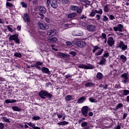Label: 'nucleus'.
I'll return each mask as SVG.
<instances>
[{
	"label": "nucleus",
	"instance_id": "69168bd1",
	"mask_svg": "<svg viewBox=\"0 0 129 129\" xmlns=\"http://www.w3.org/2000/svg\"><path fill=\"white\" fill-rule=\"evenodd\" d=\"M66 44L67 46H71V45H72V43H71L70 41H67Z\"/></svg>",
	"mask_w": 129,
	"mask_h": 129
},
{
	"label": "nucleus",
	"instance_id": "864d4df0",
	"mask_svg": "<svg viewBox=\"0 0 129 129\" xmlns=\"http://www.w3.org/2000/svg\"><path fill=\"white\" fill-rule=\"evenodd\" d=\"M3 120H4V121H5L6 122H10V120H9V119H8L7 117H4L3 118Z\"/></svg>",
	"mask_w": 129,
	"mask_h": 129
},
{
	"label": "nucleus",
	"instance_id": "3c124183",
	"mask_svg": "<svg viewBox=\"0 0 129 129\" xmlns=\"http://www.w3.org/2000/svg\"><path fill=\"white\" fill-rule=\"evenodd\" d=\"M61 3L63 5H66L67 4H68V3H69V0H62Z\"/></svg>",
	"mask_w": 129,
	"mask_h": 129
},
{
	"label": "nucleus",
	"instance_id": "1a4fd4ad",
	"mask_svg": "<svg viewBox=\"0 0 129 129\" xmlns=\"http://www.w3.org/2000/svg\"><path fill=\"white\" fill-rule=\"evenodd\" d=\"M115 41L113 37H109L107 40V44L110 47H113Z\"/></svg>",
	"mask_w": 129,
	"mask_h": 129
},
{
	"label": "nucleus",
	"instance_id": "8fccbe9b",
	"mask_svg": "<svg viewBox=\"0 0 129 129\" xmlns=\"http://www.w3.org/2000/svg\"><path fill=\"white\" fill-rule=\"evenodd\" d=\"M69 54H70V55H72V56L74 57V56H76L77 53L75 51H71L69 52Z\"/></svg>",
	"mask_w": 129,
	"mask_h": 129
},
{
	"label": "nucleus",
	"instance_id": "c85d7f7f",
	"mask_svg": "<svg viewBox=\"0 0 129 129\" xmlns=\"http://www.w3.org/2000/svg\"><path fill=\"white\" fill-rule=\"evenodd\" d=\"M94 67L91 64H88V65L86 66V69H93Z\"/></svg>",
	"mask_w": 129,
	"mask_h": 129
},
{
	"label": "nucleus",
	"instance_id": "72a5a7b5",
	"mask_svg": "<svg viewBox=\"0 0 129 129\" xmlns=\"http://www.w3.org/2000/svg\"><path fill=\"white\" fill-rule=\"evenodd\" d=\"M32 119L33 120H39V119H41V117L39 116H34L32 117Z\"/></svg>",
	"mask_w": 129,
	"mask_h": 129
},
{
	"label": "nucleus",
	"instance_id": "ddd939ff",
	"mask_svg": "<svg viewBox=\"0 0 129 129\" xmlns=\"http://www.w3.org/2000/svg\"><path fill=\"white\" fill-rule=\"evenodd\" d=\"M57 31L55 29H52L49 30L47 32V35L49 36L50 37H53L56 35Z\"/></svg>",
	"mask_w": 129,
	"mask_h": 129
},
{
	"label": "nucleus",
	"instance_id": "c9c22d12",
	"mask_svg": "<svg viewBox=\"0 0 129 129\" xmlns=\"http://www.w3.org/2000/svg\"><path fill=\"white\" fill-rule=\"evenodd\" d=\"M81 3H83L84 4H86V5H89L90 4V2L88 1V0H80Z\"/></svg>",
	"mask_w": 129,
	"mask_h": 129
},
{
	"label": "nucleus",
	"instance_id": "2f4dec72",
	"mask_svg": "<svg viewBox=\"0 0 129 129\" xmlns=\"http://www.w3.org/2000/svg\"><path fill=\"white\" fill-rule=\"evenodd\" d=\"M14 56L15 57H18V58H21L22 57V54L20 52H15L14 53Z\"/></svg>",
	"mask_w": 129,
	"mask_h": 129
},
{
	"label": "nucleus",
	"instance_id": "a211bd4d",
	"mask_svg": "<svg viewBox=\"0 0 129 129\" xmlns=\"http://www.w3.org/2000/svg\"><path fill=\"white\" fill-rule=\"evenodd\" d=\"M77 16V13H73L68 15V19H72L73 18H75Z\"/></svg>",
	"mask_w": 129,
	"mask_h": 129
},
{
	"label": "nucleus",
	"instance_id": "7ed1b4c3",
	"mask_svg": "<svg viewBox=\"0 0 129 129\" xmlns=\"http://www.w3.org/2000/svg\"><path fill=\"white\" fill-rule=\"evenodd\" d=\"M73 44L76 45V46L80 47V48H83L86 46V44L84 41H78L77 40H74L73 41Z\"/></svg>",
	"mask_w": 129,
	"mask_h": 129
},
{
	"label": "nucleus",
	"instance_id": "aec40b11",
	"mask_svg": "<svg viewBox=\"0 0 129 129\" xmlns=\"http://www.w3.org/2000/svg\"><path fill=\"white\" fill-rule=\"evenodd\" d=\"M120 60L122 61V62H126V56H125L124 55H121L120 56Z\"/></svg>",
	"mask_w": 129,
	"mask_h": 129
},
{
	"label": "nucleus",
	"instance_id": "338daca9",
	"mask_svg": "<svg viewBox=\"0 0 129 129\" xmlns=\"http://www.w3.org/2000/svg\"><path fill=\"white\" fill-rule=\"evenodd\" d=\"M33 4H34V5H38V0H34Z\"/></svg>",
	"mask_w": 129,
	"mask_h": 129
},
{
	"label": "nucleus",
	"instance_id": "7c9ffc66",
	"mask_svg": "<svg viewBox=\"0 0 129 129\" xmlns=\"http://www.w3.org/2000/svg\"><path fill=\"white\" fill-rule=\"evenodd\" d=\"M103 52V49H101V50H99L97 53L95 54V56H99L102 54Z\"/></svg>",
	"mask_w": 129,
	"mask_h": 129
},
{
	"label": "nucleus",
	"instance_id": "5701e85b",
	"mask_svg": "<svg viewBox=\"0 0 129 129\" xmlns=\"http://www.w3.org/2000/svg\"><path fill=\"white\" fill-rule=\"evenodd\" d=\"M122 106H123V104H122V103H119L116 106L115 108L114 109V110H117L119 109V108H121Z\"/></svg>",
	"mask_w": 129,
	"mask_h": 129
},
{
	"label": "nucleus",
	"instance_id": "603ef678",
	"mask_svg": "<svg viewBox=\"0 0 129 129\" xmlns=\"http://www.w3.org/2000/svg\"><path fill=\"white\" fill-rule=\"evenodd\" d=\"M50 21L51 19L49 17L45 18V22H46V23H50Z\"/></svg>",
	"mask_w": 129,
	"mask_h": 129
},
{
	"label": "nucleus",
	"instance_id": "c03bdc74",
	"mask_svg": "<svg viewBox=\"0 0 129 129\" xmlns=\"http://www.w3.org/2000/svg\"><path fill=\"white\" fill-rule=\"evenodd\" d=\"M39 17H38L40 18V19H41V20H43V19H44V18L45 17V16H44V14H43L41 13H39Z\"/></svg>",
	"mask_w": 129,
	"mask_h": 129
},
{
	"label": "nucleus",
	"instance_id": "58836bf2",
	"mask_svg": "<svg viewBox=\"0 0 129 129\" xmlns=\"http://www.w3.org/2000/svg\"><path fill=\"white\" fill-rule=\"evenodd\" d=\"M99 49V46L98 45H96L94 47V49H93V53H95V51H97Z\"/></svg>",
	"mask_w": 129,
	"mask_h": 129
},
{
	"label": "nucleus",
	"instance_id": "13d9d810",
	"mask_svg": "<svg viewBox=\"0 0 129 129\" xmlns=\"http://www.w3.org/2000/svg\"><path fill=\"white\" fill-rule=\"evenodd\" d=\"M76 36H78V37H81V36H83V32H81L79 34H77V35H76Z\"/></svg>",
	"mask_w": 129,
	"mask_h": 129
},
{
	"label": "nucleus",
	"instance_id": "49530a36",
	"mask_svg": "<svg viewBox=\"0 0 129 129\" xmlns=\"http://www.w3.org/2000/svg\"><path fill=\"white\" fill-rule=\"evenodd\" d=\"M96 21H100V18H101V16L99 14H97L96 15Z\"/></svg>",
	"mask_w": 129,
	"mask_h": 129
},
{
	"label": "nucleus",
	"instance_id": "680f3d73",
	"mask_svg": "<svg viewBox=\"0 0 129 129\" xmlns=\"http://www.w3.org/2000/svg\"><path fill=\"white\" fill-rule=\"evenodd\" d=\"M102 38H103L104 39H106V34L105 33H102Z\"/></svg>",
	"mask_w": 129,
	"mask_h": 129
},
{
	"label": "nucleus",
	"instance_id": "473e14b6",
	"mask_svg": "<svg viewBox=\"0 0 129 129\" xmlns=\"http://www.w3.org/2000/svg\"><path fill=\"white\" fill-rule=\"evenodd\" d=\"M95 12L96 14H99V15H102V13H103V11H102V9H100L99 11L95 10Z\"/></svg>",
	"mask_w": 129,
	"mask_h": 129
},
{
	"label": "nucleus",
	"instance_id": "bb28decb",
	"mask_svg": "<svg viewBox=\"0 0 129 129\" xmlns=\"http://www.w3.org/2000/svg\"><path fill=\"white\" fill-rule=\"evenodd\" d=\"M78 6L72 5L70 6V9L72 11H77L78 10Z\"/></svg>",
	"mask_w": 129,
	"mask_h": 129
},
{
	"label": "nucleus",
	"instance_id": "9b49d317",
	"mask_svg": "<svg viewBox=\"0 0 129 129\" xmlns=\"http://www.w3.org/2000/svg\"><path fill=\"white\" fill-rule=\"evenodd\" d=\"M23 19L25 23H30V22H31V19L30 18V16L27 13H25L23 15Z\"/></svg>",
	"mask_w": 129,
	"mask_h": 129
},
{
	"label": "nucleus",
	"instance_id": "f3484780",
	"mask_svg": "<svg viewBox=\"0 0 129 129\" xmlns=\"http://www.w3.org/2000/svg\"><path fill=\"white\" fill-rule=\"evenodd\" d=\"M41 70L43 72V73H45V74H49L50 73V71H49V69L43 67L41 69Z\"/></svg>",
	"mask_w": 129,
	"mask_h": 129
},
{
	"label": "nucleus",
	"instance_id": "423d86ee",
	"mask_svg": "<svg viewBox=\"0 0 129 129\" xmlns=\"http://www.w3.org/2000/svg\"><path fill=\"white\" fill-rule=\"evenodd\" d=\"M10 41H15L17 44H20V39L18 38L17 34L11 35L9 37Z\"/></svg>",
	"mask_w": 129,
	"mask_h": 129
},
{
	"label": "nucleus",
	"instance_id": "0e129e2a",
	"mask_svg": "<svg viewBox=\"0 0 129 129\" xmlns=\"http://www.w3.org/2000/svg\"><path fill=\"white\" fill-rule=\"evenodd\" d=\"M84 120H85V118H82V119H80L78 121V122H79V123H81V122H82V121H84Z\"/></svg>",
	"mask_w": 129,
	"mask_h": 129
},
{
	"label": "nucleus",
	"instance_id": "cd10ccee",
	"mask_svg": "<svg viewBox=\"0 0 129 129\" xmlns=\"http://www.w3.org/2000/svg\"><path fill=\"white\" fill-rule=\"evenodd\" d=\"M57 38L56 37H53L51 39H48V41L50 43H54V42H57Z\"/></svg>",
	"mask_w": 129,
	"mask_h": 129
},
{
	"label": "nucleus",
	"instance_id": "052dcab7",
	"mask_svg": "<svg viewBox=\"0 0 129 129\" xmlns=\"http://www.w3.org/2000/svg\"><path fill=\"white\" fill-rule=\"evenodd\" d=\"M56 115L57 116L58 118H61V117H62L63 116V114H59V113H56Z\"/></svg>",
	"mask_w": 129,
	"mask_h": 129
},
{
	"label": "nucleus",
	"instance_id": "20e7f679",
	"mask_svg": "<svg viewBox=\"0 0 129 129\" xmlns=\"http://www.w3.org/2000/svg\"><path fill=\"white\" fill-rule=\"evenodd\" d=\"M38 27L40 30H47L49 29V26L46 23H43L42 22H38Z\"/></svg>",
	"mask_w": 129,
	"mask_h": 129
},
{
	"label": "nucleus",
	"instance_id": "4d7b16f0",
	"mask_svg": "<svg viewBox=\"0 0 129 129\" xmlns=\"http://www.w3.org/2000/svg\"><path fill=\"white\" fill-rule=\"evenodd\" d=\"M126 116H127V113H124L123 114V117H122V119H125V117H126Z\"/></svg>",
	"mask_w": 129,
	"mask_h": 129
},
{
	"label": "nucleus",
	"instance_id": "4c0bfd02",
	"mask_svg": "<svg viewBox=\"0 0 129 129\" xmlns=\"http://www.w3.org/2000/svg\"><path fill=\"white\" fill-rule=\"evenodd\" d=\"M78 68H82V69H86V65H85L84 64H81L79 65Z\"/></svg>",
	"mask_w": 129,
	"mask_h": 129
},
{
	"label": "nucleus",
	"instance_id": "4468645a",
	"mask_svg": "<svg viewBox=\"0 0 129 129\" xmlns=\"http://www.w3.org/2000/svg\"><path fill=\"white\" fill-rule=\"evenodd\" d=\"M38 10L41 14H46L47 13V9H46V8L44 7V6H38Z\"/></svg>",
	"mask_w": 129,
	"mask_h": 129
},
{
	"label": "nucleus",
	"instance_id": "ea45409f",
	"mask_svg": "<svg viewBox=\"0 0 129 129\" xmlns=\"http://www.w3.org/2000/svg\"><path fill=\"white\" fill-rule=\"evenodd\" d=\"M96 12H95V11H92L91 13L90 14L89 16L90 17H94V16H95L96 14Z\"/></svg>",
	"mask_w": 129,
	"mask_h": 129
},
{
	"label": "nucleus",
	"instance_id": "c756f323",
	"mask_svg": "<svg viewBox=\"0 0 129 129\" xmlns=\"http://www.w3.org/2000/svg\"><path fill=\"white\" fill-rule=\"evenodd\" d=\"M92 86H94V84L92 83H87L85 84L86 87H92Z\"/></svg>",
	"mask_w": 129,
	"mask_h": 129
},
{
	"label": "nucleus",
	"instance_id": "412c9836",
	"mask_svg": "<svg viewBox=\"0 0 129 129\" xmlns=\"http://www.w3.org/2000/svg\"><path fill=\"white\" fill-rule=\"evenodd\" d=\"M73 99V98L72 97V96L69 95H67L65 97V100L66 101H71V100H72Z\"/></svg>",
	"mask_w": 129,
	"mask_h": 129
},
{
	"label": "nucleus",
	"instance_id": "bf43d9fd",
	"mask_svg": "<svg viewBox=\"0 0 129 129\" xmlns=\"http://www.w3.org/2000/svg\"><path fill=\"white\" fill-rule=\"evenodd\" d=\"M36 64L38 65V66H42V65H43V62L38 61L36 63Z\"/></svg>",
	"mask_w": 129,
	"mask_h": 129
},
{
	"label": "nucleus",
	"instance_id": "dca6fc26",
	"mask_svg": "<svg viewBox=\"0 0 129 129\" xmlns=\"http://www.w3.org/2000/svg\"><path fill=\"white\" fill-rule=\"evenodd\" d=\"M99 64V65H105L106 64V58L102 57Z\"/></svg>",
	"mask_w": 129,
	"mask_h": 129
},
{
	"label": "nucleus",
	"instance_id": "e433bc0d",
	"mask_svg": "<svg viewBox=\"0 0 129 129\" xmlns=\"http://www.w3.org/2000/svg\"><path fill=\"white\" fill-rule=\"evenodd\" d=\"M129 94V90H124L123 91V95H128Z\"/></svg>",
	"mask_w": 129,
	"mask_h": 129
},
{
	"label": "nucleus",
	"instance_id": "0eeeda50",
	"mask_svg": "<svg viewBox=\"0 0 129 129\" xmlns=\"http://www.w3.org/2000/svg\"><path fill=\"white\" fill-rule=\"evenodd\" d=\"M118 48L121 49L123 51H125L127 49V45L124 44L123 41H120L118 44Z\"/></svg>",
	"mask_w": 129,
	"mask_h": 129
},
{
	"label": "nucleus",
	"instance_id": "a878e982",
	"mask_svg": "<svg viewBox=\"0 0 129 129\" xmlns=\"http://www.w3.org/2000/svg\"><path fill=\"white\" fill-rule=\"evenodd\" d=\"M69 122L66 121H63L57 123L58 125H66V124H68Z\"/></svg>",
	"mask_w": 129,
	"mask_h": 129
},
{
	"label": "nucleus",
	"instance_id": "5fc2aeb1",
	"mask_svg": "<svg viewBox=\"0 0 129 129\" xmlns=\"http://www.w3.org/2000/svg\"><path fill=\"white\" fill-rule=\"evenodd\" d=\"M8 29L9 30V31H10V32H13L14 30H13V28H12V27H11V26H7Z\"/></svg>",
	"mask_w": 129,
	"mask_h": 129
},
{
	"label": "nucleus",
	"instance_id": "6e6d98bb",
	"mask_svg": "<svg viewBox=\"0 0 129 129\" xmlns=\"http://www.w3.org/2000/svg\"><path fill=\"white\" fill-rule=\"evenodd\" d=\"M5 127V124L3 123H0V129H4Z\"/></svg>",
	"mask_w": 129,
	"mask_h": 129
},
{
	"label": "nucleus",
	"instance_id": "79ce46f5",
	"mask_svg": "<svg viewBox=\"0 0 129 129\" xmlns=\"http://www.w3.org/2000/svg\"><path fill=\"white\" fill-rule=\"evenodd\" d=\"M103 58H107L109 57V53H105V54H103V55L102 56Z\"/></svg>",
	"mask_w": 129,
	"mask_h": 129
},
{
	"label": "nucleus",
	"instance_id": "a18cd8bd",
	"mask_svg": "<svg viewBox=\"0 0 129 129\" xmlns=\"http://www.w3.org/2000/svg\"><path fill=\"white\" fill-rule=\"evenodd\" d=\"M31 67H35V68H36V69L41 70V67L40 66H38V64H35L34 66H31Z\"/></svg>",
	"mask_w": 129,
	"mask_h": 129
},
{
	"label": "nucleus",
	"instance_id": "f03ea898",
	"mask_svg": "<svg viewBox=\"0 0 129 129\" xmlns=\"http://www.w3.org/2000/svg\"><path fill=\"white\" fill-rule=\"evenodd\" d=\"M51 6L53 9H56L58 7V3H57V0H47L46 5L47 8Z\"/></svg>",
	"mask_w": 129,
	"mask_h": 129
},
{
	"label": "nucleus",
	"instance_id": "9d476101",
	"mask_svg": "<svg viewBox=\"0 0 129 129\" xmlns=\"http://www.w3.org/2000/svg\"><path fill=\"white\" fill-rule=\"evenodd\" d=\"M86 28L89 32H95L96 31V27L93 25H89Z\"/></svg>",
	"mask_w": 129,
	"mask_h": 129
},
{
	"label": "nucleus",
	"instance_id": "39448f33",
	"mask_svg": "<svg viewBox=\"0 0 129 129\" xmlns=\"http://www.w3.org/2000/svg\"><path fill=\"white\" fill-rule=\"evenodd\" d=\"M121 77L123 79L122 81V83L124 84H126L127 82L129 81V78H128V73H124L121 75Z\"/></svg>",
	"mask_w": 129,
	"mask_h": 129
},
{
	"label": "nucleus",
	"instance_id": "4be33fe9",
	"mask_svg": "<svg viewBox=\"0 0 129 129\" xmlns=\"http://www.w3.org/2000/svg\"><path fill=\"white\" fill-rule=\"evenodd\" d=\"M108 5H106L105 6H104L103 7V11L104 13H108V11H109V8H108Z\"/></svg>",
	"mask_w": 129,
	"mask_h": 129
},
{
	"label": "nucleus",
	"instance_id": "f704fd0d",
	"mask_svg": "<svg viewBox=\"0 0 129 129\" xmlns=\"http://www.w3.org/2000/svg\"><path fill=\"white\" fill-rule=\"evenodd\" d=\"M6 6L7 7H9L10 8H14V7H15L13 4L10 2H7Z\"/></svg>",
	"mask_w": 129,
	"mask_h": 129
},
{
	"label": "nucleus",
	"instance_id": "f8f14e48",
	"mask_svg": "<svg viewBox=\"0 0 129 129\" xmlns=\"http://www.w3.org/2000/svg\"><path fill=\"white\" fill-rule=\"evenodd\" d=\"M82 113L84 116H87L88 115V107L84 106L82 109Z\"/></svg>",
	"mask_w": 129,
	"mask_h": 129
},
{
	"label": "nucleus",
	"instance_id": "774afa93",
	"mask_svg": "<svg viewBox=\"0 0 129 129\" xmlns=\"http://www.w3.org/2000/svg\"><path fill=\"white\" fill-rule=\"evenodd\" d=\"M114 129H120V125H118L116 127H115Z\"/></svg>",
	"mask_w": 129,
	"mask_h": 129
},
{
	"label": "nucleus",
	"instance_id": "6e6552de",
	"mask_svg": "<svg viewBox=\"0 0 129 129\" xmlns=\"http://www.w3.org/2000/svg\"><path fill=\"white\" fill-rule=\"evenodd\" d=\"M123 29V25L122 24H118L116 27H113V30L114 32H120L121 33L122 32V29Z\"/></svg>",
	"mask_w": 129,
	"mask_h": 129
},
{
	"label": "nucleus",
	"instance_id": "393cba45",
	"mask_svg": "<svg viewBox=\"0 0 129 129\" xmlns=\"http://www.w3.org/2000/svg\"><path fill=\"white\" fill-rule=\"evenodd\" d=\"M12 108L14 111H21L22 110V109L18 106H13Z\"/></svg>",
	"mask_w": 129,
	"mask_h": 129
},
{
	"label": "nucleus",
	"instance_id": "09e8293b",
	"mask_svg": "<svg viewBox=\"0 0 129 129\" xmlns=\"http://www.w3.org/2000/svg\"><path fill=\"white\" fill-rule=\"evenodd\" d=\"M21 5L23 8H27L28 7V5H27V4L25 3V2H21Z\"/></svg>",
	"mask_w": 129,
	"mask_h": 129
},
{
	"label": "nucleus",
	"instance_id": "6ab92c4d",
	"mask_svg": "<svg viewBox=\"0 0 129 129\" xmlns=\"http://www.w3.org/2000/svg\"><path fill=\"white\" fill-rule=\"evenodd\" d=\"M85 100H86V98H85V97H81L78 100V103H83Z\"/></svg>",
	"mask_w": 129,
	"mask_h": 129
},
{
	"label": "nucleus",
	"instance_id": "b1692460",
	"mask_svg": "<svg viewBox=\"0 0 129 129\" xmlns=\"http://www.w3.org/2000/svg\"><path fill=\"white\" fill-rule=\"evenodd\" d=\"M97 78H98V79H102L103 78V75L100 72L97 73V75H96Z\"/></svg>",
	"mask_w": 129,
	"mask_h": 129
},
{
	"label": "nucleus",
	"instance_id": "f257e3e1",
	"mask_svg": "<svg viewBox=\"0 0 129 129\" xmlns=\"http://www.w3.org/2000/svg\"><path fill=\"white\" fill-rule=\"evenodd\" d=\"M39 95L42 98V99H46V97H49V98H51L52 96L51 93H49L48 92H46L44 90H41L39 93Z\"/></svg>",
	"mask_w": 129,
	"mask_h": 129
},
{
	"label": "nucleus",
	"instance_id": "37998d69",
	"mask_svg": "<svg viewBox=\"0 0 129 129\" xmlns=\"http://www.w3.org/2000/svg\"><path fill=\"white\" fill-rule=\"evenodd\" d=\"M103 22H106L108 21V17H107L106 16H103Z\"/></svg>",
	"mask_w": 129,
	"mask_h": 129
},
{
	"label": "nucleus",
	"instance_id": "e2e57ef3",
	"mask_svg": "<svg viewBox=\"0 0 129 129\" xmlns=\"http://www.w3.org/2000/svg\"><path fill=\"white\" fill-rule=\"evenodd\" d=\"M109 18L110 20H114V19H115L114 16H113V15H110L109 16Z\"/></svg>",
	"mask_w": 129,
	"mask_h": 129
},
{
	"label": "nucleus",
	"instance_id": "de8ad7c7",
	"mask_svg": "<svg viewBox=\"0 0 129 129\" xmlns=\"http://www.w3.org/2000/svg\"><path fill=\"white\" fill-rule=\"evenodd\" d=\"M87 125H88L87 122H84L81 123V126L83 127H84V126H87Z\"/></svg>",
	"mask_w": 129,
	"mask_h": 129
},
{
	"label": "nucleus",
	"instance_id": "2eb2a0df",
	"mask_svg": "<svg viewBox=\"0 0 129 129\" xmlns=\"http://www.w3.org/2000/svg\"><path fill=\"white\" fill-rule=\"evenodd\" d=\"M57 56H59L60 58H69V57H70V55L66 54L60 52L57 53Z\"/></svg>",
	"mask_w": 129,
	"mask_h": 129
},
{
	"label": "nucleus",
	"instance_id": "a19ab883",
	"mask_svg": "<svg viewBox=\"0 0 129 129\" xmlns=\"http://www.w3.org/2000/svg\"><path fill=\"white\" fill-rule=\"evenodd\" d=\"M27 124H28V125H29V126L32 127V128H33V127H34L35 126V124L32 123L31 122H30L29 123H27Z\"/></svg>",
	"mask_w": 129,
	"mask_h": 129
}]
</instances>
